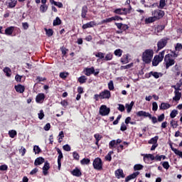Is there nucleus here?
Instances as JSON below:
<instances>
[{"label": "nucleus", "mask_w": 182, "mask_h": 182, "mask_svg": "<svg viewBox=\"0 0 182 182\" xmlns=\"http://www.w3.org/2000/svg\"><path fill=\"white\" fill-rule=\"evenodd\" d=\"M154 55V51L153 49H146L142 53V61L146 63V65H149L151 63V60H153V56Z\"/></svg>", "instance_id": "f257e3e1"}, {"label": "nucleus", "mask_w": 182, "mask_h": 182, "mask_svg": "<svg viewBox=\"0 0 182 182\" xmlns=\"http://www.w3.org/2000/svg\"><path fill=\"white\" fill-rule=\"evenodd\" d=\"M165 53H166V50H162L159 53V55H155L152 60V65L157 66L159 63H160L161 62H163V59H164Z\"/></svg>", "instance_id": "f03ea898"}, {"label": "nucleus", "mask_w": 182, "mask_h": 182, "mask_svg": "<svg viewBox=\"0 0 182 182\" xmlns=\"http://www.w3.org/2000/svg\"><path fill=\"white\" fill-rule=\"evenodd\" d=\"M92 166L95 170L102 171L103 170V161H102V159L99 157L95 158L92 162Z\"/></svg>", "instance_id": "7ed1b4c3"}, {"label": "nucleus", "mask_w": 182, "mask_h": 182, "mask_svg": "<svg viewBox=\"0 0 182 182\" xmlns=\"http://www.w3.org/2000/svg\"><path fill=\"white\" fill-rule=\"evenodd\" d=\"M175 63L176 60H174V58H170V57L165 55L164 66L166 70L169 69L170 67L173 66Z\"/></svg>", "instance_id": "20e7f679"}, {"label": "nucleus", "mask_w": 182, "mask_h": 182, "mask_svg": "<svg viewBox=\"0 0 182 182\" xmlns=\"http://www.w3.org/2000/svg\"><path fill=\"white\" fill-rule=\"evenodd\" d=\"M168 41H170L169 38L164 37V38H161L159 41H158V50H161V49L166 48V46H167V43H168Z\"/></svg>", "instance_id": "39448f33"}, {"label": "nucleus", "mask_w": 182, "mask_h": 182, "mask_svg": "<svg viewBox=\"0 0 182 182\" xmlns=\"http://www.w3.org/2000/svg\"><path fill=\"white\" fill-rule=\"evenodd\" d=\"M85 75L86 76H90V75H94V76H97L100 73V69H96L95 71V67H91L90 68H87L85 70Z\"/></svg>", "instance_id": "423d86ee"}, {"label": "nucleus", "mask_w": 182, "mask_h": 182, "mask_svg": "<svg viewBox=\"0 0 182 182\" xmlns=\"http://www.w3.org/2000/svg\"><path fill=\"white\" fill-rule=\"evenodd\" d=\"M165 13L163 10H154L152 11V16L156 19V21H159V19H161L163 16H164Z\"/></svg>", "instance_id": "0eeeda50"}, {"label": "nucleus", "mask_w": 182, "mask_h": 182, "mask_svg": "<svg viewBox=\"0 0 182 182\" xmlns=\"http://www.w3.org/2000/svg\"><path fill=\"white\" fill-rule=\"evenodd\" d=\"M114 25L119 29V31H117V33H123V31H126L129 28L127 24H123V23H115Z\"/></svg>", "instance_id": "6e6552de"}, {"label": "nucleus", "mask_w": 182, "mask_h": 182, "mask_svg": "<svg viewBox=\"0 0 182 182\" xmlns=\"http://www.w3.org/2000/svg\"><path fill=\"white\" fill-rule=\"evenodd\" d=\"M110 113V108L106 105H101L100 107L99 114L101 116H107Z\"/></svg>", "instance_id": "1a4fd4ad"}, {"label": "nucleus", "mask_w": 182, "mask_h": 182, "mask_svg": "<svg viewBox=\"0 0 182 182\" xmlns=\"http://www.w3.org/2000/svg\"><path fill=\"white\" fill-rule=\"evenodd\" d=\"M56 150H57V153L58 154V170H60V167H62L61 160H62V159H63V154L62 153V151L60 150V149L57 148Z\"/></svg>", "instance_id": "9d476101"}, {"label": "nucleus", "mask_w": 182, "mask_h": 182, "mask_svg": "<svg viewBox=\"0 0 182 182\" xmlns=\"http://www.w3.org/2000/svg\"><path fill=\"white\" fill-rule=\"evenodd\" d=\"M100 99H110L112 97V94H110V91L107 90H105L100 93Z\"/></svg>", "instance_id": "9b49d317"}, {"label": "nucleus", "mask_w": 182, "mask_h": 182, "mask_svg": "<svg viewBox=\"0 0 182 182\" xmlns=\"http://www.w3.org/2000/svg\"><path fill=\"white\" fill-rule=\"evenodd\" d=\"M94 26H97V23H96V21H90L85 24H83L82 26V29H87L89 28H94Z\"/></svg>", "instance_id": "f8f14e48"}, {"label": "nucleus", "mask_w": 182, "mask_h": 182, "mask_svg": "<svg viewBox=\"0 0 182 182\" xmlns=\"http://www.w3.org/2000/svg\"><path fill=\"white\" fill-rule=\"evenodd\" d=\"M45 97L46 96L44 93H38L36 97V103H43Z\"/></svg>", "instance_id": "ddd939ff"}, {"label": "nucleus", "mask_w": 182, "mask_h": 182, "mask_svg": "<svg viewBox=\"0 0 182 182\" xmlns=\"http://www.w3.org/2000/svg\"><path fill=\"white\" fill-rule=\"evenodd\" d=\"M137 117H149L151 118V114L145 111H139L136 112Z\"/></svg>", "instance_id": "4468645a"}, {"label": "nucleus", "mask_w": 182, "mask_h": 182, "mask_svg": "<svg viewBox=\"0 0 182 182\" xmlns=\"http://www.w3.org/2000/svg\"><path fill=\"white\" fill-rule=\"evenodd\" d=\"M50 168V164L48 161H46L43 167V174L44 176H48V170Z\"/></svg>", "instance_id": "2eb2a0df"}, {"label": "nucleus", "mask_w": 182, "mask_h": 182, "mask_svg": "<svg viewBox=\"0 0 182 182\" xmlns=\"http://www.w3.org/2000/svg\"><path fill=\"white\" fill-rule=\"evenodd\" d=\"M115 173V177L117 178H124V173H123V169H117L114 172Z\"/></svg>", "instance_id": "dca6fc26"}, {"label": "nucleus", "mask_w": 182, "mask_h": 182, "mask_svg": "<svg viewBox=\"0 0 182 182\" xmlns=\"http://www.w3.org/2000/svg\"><path fill=\"white\" fill-rule=\"evenodd\" d=\"M139 174H140V172H139V171L134 172L131 175L126 177L125 181L128 182V181H130V180H133V179L136 178V177H137L139 176Z\"/></svg>", "instance_id": "f3484780"}, {"label": "nucleus", "mask_w": 182, "mask_h": 182, "mask_svg": "<svg viewBox=\"0 0 182 182\" xmlns=\"http://www.w3.org/2000/svg\"><path fill=\"white\" fill-rule=\"evenodd\" d=\"M14 89L17 93H23V92H25V87L21 84L15 85Z\"/></svg>", "instance_id": "a211bd4d"}, {"label": "nucleus", "mask_w": 182, "mask_h": 182, "mask_svg": "<svg viewBox=\"0 0 182 182\" xmlns=\"http://www.w3.org/2000/svg\"><path fill=\"white\" fill-rule=\"evenodd\" d=\"M171 107V105L167 102H161L159 105V110H167Z\"/></svg>", "instance_id": "6ab92c4d"}, {"label": "nucleus", "mask_w": 182, "mask_h": 182, "mask_svg": "<svg viewBox=\"0 0 182 182\" xmlns=\"http://www.w3.org/2000/svg\"><path fill=\"white\" fill-rule=\"evenodd\" d=\"M18 4V0H7L8 8L12 9L16 6Z\"/></svg>", "instance_id": "aec40b11"}, {"label": "nucleus", "mask_w": 182, "mask_h": 182, "mask_svg": "<svg viewBox=\"0 0 182 182\" xmlns=\"http://www.w3.org/2000/svg\"><path fill=\"white\" fill-rule=\"evenodd\" d=\"M14 31H15L14 26H9L5 29V35H7L9 36H11L12 33H14Z\"/></svg>", "instance_id": "412c9836"}, {"label": "nucleus", "mask_w": 182, "mask_h": 182, "mask_svg": "<svg viewBox=\"0 0 182 182\" xmlns=\"http://www.w3.org/2000/svg\"><path fill=\"white\" fill-rule=\"evenodd\" d=\"M43 163H45V159H43V157L40 156L36 159L34 161V165L41 166V164H43Z\"/></svg>", "instance_id": "4be33fe9"}, {"label": "nucleus", "mask_w": 182, "mask_h": 182, "mask_svg": "<svg viewBox=\"0 0 182 182\" xmlns=\"http://www.w3.org/2000/svg\"><path fill=\"white\" fill-rule=\"evenodd\" d=\"M71 174L75 177H80V176H82V172L80 171V169L75 168L71 171Z\"/></svg>", "instance_id": "5701e85b"}, {"label": "nucleus", "mask_w": 182, "mask_h": 182, "mask_svg": "<svg viewBox=\"0 0 182 182\" xmlns=\"http://www.w3.org/2000/svg\"><path fill=\"white\" fill-rule=\"evenodd\" d=\"M86 15H87V6H83L81 10V18L85 19V18H86Z\"/></svg>", "instance_id": "b1692460"}, {"label": "nucleus", "mask_w": 182, "mask_h": 182, "mask_svg": "<svg viewBox=\"0 0 182 182\" xmlns=\"http://www.w3.org/2000/svg\"><path fill=\"white\" fill-rule=\"evenodd\" d=\"M120 62H121V63H122V65H126V64L129 63V54L124 55L121 58Z\"/></svg>", "instance_id": "393cba45"}, {"label": "nucleus", "mask_w": 182, "mask_h": 182, "mask_svg": "<svg viewBox=\"0 0 182 182\" xmlns=\"http://www.w3.org/2000/svg\"><path fill=\"white\" fill-rule=\"evenodd\" d=\"M149 160H151L153 161V160H155V156L154 154H146L144 156V161L145 162H146L147 161Z\"/></svg>", "instance_id": "a878e982"}, {"label": "nucleus", "mask_w": 182, "mask_h": 182, "mask_svg": "<svg viewBox=\"0 0 182 182\" xmlns=\"http://www.w3.org/2000/svg\"><path fill=\"white\" fill-rule=\"evenodd\" d=\"M175 96L173 97V100L175 102H178L180 99H181V92H179L178 91H175Z\"/></svg>", "instance_id": "bb28decb"}, {"label": "nucleus", "mask_w": 182, "mask_h": 182, "mask_svg": "<svg viewBox=\"0 0 182 182\" xmlns=\"http://www.w3.org/2000/svg\"><path fill=\"white\" fill-rule=\"evenodd\" d=\"M133 106H134V102L133 101H132L130 104L125 105V107L128 113H130V112H132V109H133Z\"/></svg>", "instance_id": "cd10ccee"}, {"label": "nucleus", "mask_w": 182, "mask_h": 182, "mask_svg": "<svg viewBox=\"0 0 182 182\" xmlns=\"http://www.w3.org/2000/svg\"><path fill=\"white\" fill-rule=\"evenodd\" d=\"M171 149L172 150V151H173V153H175V154H176V156H178L179 157H181V159H182V151L173 148V146L171 145Z\"/></svg>", "instance_id": "c85d7f7f"}, {"label": "nucleus", "mask_w": 182, "mask_h": 182, "mask_svg": "<svg viewBox=\"0 0 182 182\" xmlns=\"http://www.w3.org/2000/svg\"><path fill=\"white\" fill-rule=\"evenodd\" d=\"M166 56H168L170 58H173V59H176V58L178 57V53H177L176 51H171V53L166 54Z\"/></svg>", "instance_id": "c756f323"}, {"label": "nucleus", "mask_w": 182, "mask_h": 182, "mask_svg": "<svg viewBox=\"0 0 182 182\" xmlns=\"http://www.w3.org/2000/svg\"><path fill=\"white\" fill-rule=\"evenodd\" d=\"M53 26H59V25H62V20H60V18L56 17L53 22Z\"/></svg>", "instance_id": "7c9ffc66"}, {"label": "nucleus", "mask_w": 182, "mask_h": 182, "mask_svg": "<svg viewBox=\"0 0 182 182\" xmlns=\"http://www.w3.org/2000/svg\"><path fill=\"white\" fill-rule=\"evenodd\" d=\"M159 141V136H155L154 137L151 138L149 141V144H157V141Z\"/></svg>", "instance_id": "2f4dec72"}, {"label": "nucleus", "mask_w": 182, "mask_h": 182, "mask_svg": "<svg viewBox=\"0 0 182 182\" xmlns=\"http://www.w3.org/2000/svg\"><path fill=\"white\" fill-rule=\"evenodd\" d=\"M152 73V76L155 78V79H159V77H163V73H159V72H154V71H151Z\"/></svg>", "instance_id": "473e14b6"}, {"label": "nucleus", "mask_w": 182, "mask_h": 182, "mask_svg": "<svg viewBox=\"0 0 182 182\" xmlns=\"http://www.w3.org/2000/svg\"><path fill=\"white\" fill-rule=\"evenodd\" d=\"M86 80H87L86 76L82 75L81 77H78L77 82H79L80 85H83V83H86Z\"/></svg>", "instance_id": "72a5a7b5"}, {"label": "nucleus", "mask_w": 182, "mask_h": 182, "mask_svg": "<svg viewBox=\"0 0 182 182\" xmlns=\"http://www.w3.org/2000/svg\"><path fill=\"white\" fill-rule=\"evenodd\" d=\"M3 72H4V73H6V75L8 77H11V72H12L11 70V68H9V67H6L4 68Z\"/></svg>", "instance_id": "f704fd0d"}, {"label": "nucleus", "mask_w": 182, "mask_h": 182, "mask_svg": "<svg viewBox=\"0 0 182 182\" xmlns=\"http://www.w3.org/2000/svg\"><path fill=\"white\" fill-rule=\"evenodd\" d=\"M170 124H171V127H173V129H177V127H178V122L176 121L174 119H172L170 122Z\"/></svg>", "instance_id": "c9c22d12"}, {"label": "nucleus", "mask_w": 182, "mask_h": 182, "mask_svg": "<svg viewBox=\"0 0 182 182\" xmlns=\"http://www.w3.org/2000/svg\"><path fill=\"white\" fill-rule=\"evenodd\" d=\"M48 6L46 4H42L40 6V12H41V14H45V12L48 11Z\"/></svg>", "instance_id": "e433bc0d"}, {"label": "nucleus", "mask_w": 182, "mask_h": 182, "mask_svg": "<svg viewBox=\"0 0 182 182\" xmlns=\"http://www.w3.org/2000/svg\"><path fill=\"white\" fill-rule=\"evenodd\" d=\"M105 53L102 52H98L95 54L96 58H99V59H101L102 60H105Z\"/></svg>", "instance_id": "4c0bfd02"}, {"label": "nucleus", "mask_w": 182, "mask_h": 182, "mask_svg": "<svg viewBox=\"0 0 182 182\" xmlns=\"http://www.w3.org/2000/svg\"><path fill=\"white\" fill-rule=\"evenodd\" d=\"M113 59V54L112 53H109L106 54L105 57L104 58V60L107 62L109 60H112Z\"/></svg>", "instance_id": "58836bf2"}, {"label": "nucleus", "mask_w": 182, "mask_h": 182, "mask_svg": "<svg viewBox=\"0 0 182 182\" xmlns=\"http://www.w3.org/2000/svg\"><path fill=\"white\" fill-rule=\"evenodd\" d=\"M82 166L90 164V160L88 158H84L80 161Z\"/></svg>", "instance_id": "ea45409f"}, {"label": "nucleus", "mask_w": 182, "mask_h": 182, "mask_svg": "<svg viewBox=\"0 0 182 182\" xmlns=\"http://www.w3.org/2000/svg\"><path fill=\"white\" fill-rule=\"evenodd\" d=\"M46 33L48 38L53 36V30L52 28H45Z\"/></svg>", "instance_id": "a19ab883"}, {"label": "nucleus", "mask_w": 182, "mask_h": 182, "mask_svg": "<svg viewBox=\"0 0 182 182\" xmlns=\"http://www.w3.org/2000/svg\"><path fill=\"white\" fill-rule=\"evenodd\" d=\"M156 18H154V16L153 17H149L145 19L146 23H152V22H156Z\"/></svg>", "instance_id": "79ce46f5"}, {"label": "nucleus", "mask_w": 182, "mask_h": 182, "mask_svg": "<svg viewBox=\"0 0 182 182\" xmlns=\"http://www.w3.org/2000/svg\"><path fill=\"white\" fill-rule=\"evenodd\" d=\"M122 53H123V50L122 49H117L114 52V55H115V56H118V58H120Z\"/></svg>", "instance_id": "37998d69"}, {"label": "nucleus", "mask_w": 182, "mask_h": 182, "mask_svg": "<svg viewBox=\"0 0 182 182\" xmlns=\"http://www.w3.org/2000/svg\"><path fill=\"white\" fill-rule=\"evenodd\" d=\"M33 151L35 154H39V153H42V149L39 147V146L35 145L33 146Z\"/></svg>", "instance_id": "c03bdc74"}, {"label": "nucleus", "mask_w": 182, "mask_h": 182, "mask_svg": "<svg viewBox=\"0 0 182 182\" xmlns=\"http://www.w3.org/2000/svg\"><path fill=\"white\" fill-rule=\"evenodd\" d=\"M178 114V111L176 109H173L171 111L170 114V117L171 119H174L177 115Z\"/></svg>", "instance_id": "a18cd8bd"}, {"label": "nucleus", "mask_w": 182, "mask_h": 182, "mask_svg": "<svg viewBox=\"0 0 182 182\" xmlns=\"http://www.w3.org/2000/svg\"><path fill=\"white\" fill-rule=\"evenodd\" d=\"M68 76H69V73L62 72L60 73V77L61 79H63V80H65V79H66V77H68Z\"/></svg>", "instance_id": "49530a36"}, {"label": "nucleus", "mask_w": 182, "mask_h": 182, "mask_svg": "<svg viewBox=\"0 0 182 182\" xmlns=\"http://www.w3.org/2000/svg\"><path fill=\"white\" fill-rule=\"evenodd\" d=\"M164 6H166V0H160L159 8L160 9H164Z\"/></svg>", "instance_id": "de8ad7c7"}, {"label": "nucleus", "mask_w": 182, "mask_h": 182, "mask_svg": "<svg viewBox=\"0 0 182 182\" xmlns=\"http://www.w3.org/2000/svg\"><path fill=\"white\" fill-rule=\"evenodd\" d=\"M60 50L62 52L63 57L66 56V53H68V50H69L68 48H65V46L60 47Z\"/></svg>", "instance_id": "09e8293b"}, {"label": "nucleus", "mask_w": 182, "mask_h": 182, "mask_svg": "<svg viewBox=\"0 0 182 182\" xmlns=\"http://www.w3.org/2000/svg\"><path fill=\"white\" fill-rule=\"evenodd\" d=\"M110 22H113V18H112V17L102 20V21H101V24L103 25V23H110Z\"/></svg>", "instance_id": "8fccbe9b"}, {"label": "nucleus", "mask_w": 182, "mask_h": 182, "mask_svg": "<svg viewBox=\"0 0 182 182\" xmlns=\"http://www.w3.org/2000/svg\"><path fill=\"white\" fill-rule=\"evenodd\" d=\"M16 134L17 133L15 130H11L9 132V137H11V139H14L15 136H16Z\"/></svg>", "instance_id": "3c124183"}, {"label": "nucleus", "mask_w": 182, "mask_h": 182, "mask_svg": "<svg viewBox=\"0 0 182 182\" xmlns=\"http://www.w3.org/2000/svg\"><path fill=\"white\" fill-rule=\"evenodd\" d=\"M142 169H143V165L141 164H136L134 166V171H137L139 170H142Z\"/></svg>", "instance_id": "603ef678"}, {"label": "nucleus", "mask_w": 182, "mask_h": 182, "mask_svg": "<svg viewBox=\"0 0 182 182\" xmlns=\"http://www.w3.org/2000/svg\"><path fill=\"white\" fill-rule=\"evenodd\" d=\"M161 164H162V166L164 168H166V170H168V168H170V164H168V161H164L161 163Z\"/></svg>", "instance_id": "864d4df0"}, {"label": "nucleus", "mask_w": 182, "mask_h": 182, "mask_svg": "<svg viewBox=\"0 0 182 182\" xmlns=\"http://www.w3.org/2000/svg\"><path fill=\"white\" fill-rule=\"evenodd\" d=\"M94 137L95 139V141H100L102 140V139H103V136L102 135H100V134H95L94 135Z\"/></svg>", "instance_id": "5fc2aeb1"}, {"label": "nucleus", "mask_w": 182, "mask_h": 182, "mask_svg": "<svg viewBox=\"0 0 182 182\" xmlns=\"http://www.w3.org/2000/svg\"><path fill=\"white\" fill-rule=\"evenodd\" d=\"M158 109H159V105H157V102H154L152 103V110H153V112H157Z\"/></svg>", "instance_id": "6e6d98bb"}, {"label": "nucleus", "mask_w": 182, "mask_h": 182, "mask_svg": "<svg viewBox=\"0 0 182 182\" xmlns=\"http://www.w3.org/2000/svg\"><path fill=\"white\" fill-rule=\"evenodd\" d=\"M73 157L75 160H77L79 161V159H80V156L79 155V154L76 151H74L73 153Z\"/></svg>", "instance_id": "4d7b16f0"}, {"label": "nucleus", "mask_w": 182, "mask_h": 182, "mask_svg": "<svg viewBox=\"0 0 182 182\" xmlns=\"http://www.w3.org/2000/svg\"><path fill=\"white\" fill-rule=\"evenodd\" d=\"M182 49V44L180 43H176L175 46V50H177L178 52H180Z\"/></svg>", "instance_id": "13d9d810"}, {"label": "nucleus", "mask_w": 182, "mask_h": 182, "mask_svg": "<svg viewBox=\"0 0 182 182\" xmlns=\"http://www.w3.org/2000/svg\"><path fill=\"white\" fill-rule=\"evenodd\" d=\"M116 144H117L116 143V140H112L111 141H109V149H113L114 147V146H116Z\"/></svg>", "instance_id": "bf43d9fd"}, {"label": "nucleus", "mask_w": 182, "mask_h": 182, "mask_svg": "<svg viewBox=\"0 0 182 182\" xmlns=\"http://www.w3.org/2000/svg\"><path fill=\"white\" fill-rule=\"evenodd\" d=\"M108 89L109 90H114V85L113 84V81H110L108 83Z\"/></svg>", "instance_id": "052dcab7"}, {"label": "nucleus", "mask_w": 182, "mask_h": 182, "mask_svg": "<svg viewBox=\"0 0 182 182\" xmlns=\"http://www.w3.org/2000/svg\"><path fill=\"white\" fill-rule=\"evenodd\" d=\"M8 170V165L4 164L0 166V171H6Z\"/></svg>", "instance_id": "680f3d73"}, {"label": "nucleus", "mask_w": 182, "mask_h": 182, "mask_svg": "<svg viewBox=\"0 0 182 182\" xmlns=\"http://www.w3.org/2000/svg\"><path fill=\"white\" fill-rule=\"evenodd\" d=\"M122 119V114L118 115L117 117L116 120L113 122L114 126H116V124H119V121Z\"/></svg>", "instance_id": "e2e57ef3"}, {"label": "nucleus", "mask_w": 182, "mask_h": 182, "mask_svg": "<svg viewBox=\"0 0 182 182\" xmlns=\"http://www.w3.org/2000/svg\"><path fill=\"white\" fill-rule=\"evenodd\" d=\"M118 106H119V107L117 108V109L119 112H124L125 107H124V105L123 104H119Z\"/></svg>", "instance_id": "0e129e2a"}, {"label": "nucleus", "mask_w": 182, "mask_h": 182, "mask_svg": "<svg viewBox=\"0 0 182 182\" xmlns=\"http://www.w3.org/2000/svg\"><path fill=\"white\" fill-rule=\"evenodd\" d=\"M45 117V113H43V110H40V113H38V119L40 120H42Z\"/></svg>", "instance_id": "69168bd1"}, {"label": "nucleus", "mask_w": 182, "mask_h": 182, "mask_svg": "<svg viewBox=\"0 0 182 182\" xmlns=\"http://www.w3.org/2000/svg\"><path fill=\"white\" fill-rule=\"evenodd\" d=\"M166 116L164 114H161V115L158 116V122H161L164 120Z\"/></svg>", "instance_id": "338daca9"}, {"label": "nucleus", "mask_w": 182, "mask_h": 182, "mask_svg": "<svg viewBox=\"0 0 182 182\" xmlns=\"http://www.w3.org/2000/svg\"><path fill=\"white\" fill-rule=\"evenodd\" d=\"M114 14H117V15H123V13L122 11V9H116L114 11Z\"/></svg>", "instance_id": "774afa93"}]
</instances>
